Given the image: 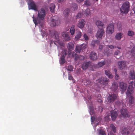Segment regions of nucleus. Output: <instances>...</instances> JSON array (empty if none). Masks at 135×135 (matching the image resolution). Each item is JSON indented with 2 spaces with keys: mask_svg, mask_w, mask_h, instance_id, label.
Listing matches in <instances>:
<instances>
[{
  "mask_svg": "<svg viewBox=\"0 0 135 135\" xmlns=\"http://www.w3.org/2000/svg\"><path fill=\"white\" fill-rule=\"evenodd\" d=\"M129 85L126 92V94L127 97L129 98V102L132 104L133 103L134 98L133 96V93L134 88L133 85L134 83L133 81H129Z\"/></svg>",
  "mask_w": 135,
  "mask_h": 135,
  "instance_id": "obj_1",
  "label": "nucleus"
},
{
  "mask_svg": "<svg viewBox=\"0 0 135 135\" xmlns=\"http://www.w3.org/2000/svg\"><path fill=\"white\" fill-rule=\"evenodd\" d=\"M129 3L128 2L124 3L120 10L121 12L127 13H128L129 9Z\"/></svg>",
  "mask_w": 135,
  "mask_h": 135,
  "instance_id": "obj_2",
  "label": "nucleus"
},
{
  "mask_svg": "<svg viewBox=\"0 0 135 135\" xmlns=\"http://www.w3.org/2000/svg\"><path fill=\"white\" fill-rule=\"evenodd\" d=\"M46 11L43 8H41L38 11L37 18L40 20H43L45 17Z\"/></svg>",
  "mask_w": 135,
  "mask_h": 135,
  "instance_id": "obj_3",
  "label": "nucleus"
},
{
  "mask_svg": "<svg viewBox=\"0 0 135 135\" xmlns=\"http://www.w3.org/2000/svg\"><path fill=\"white\" fill-rule=\"evenodd\" d=\"M97 81L99 83L102 84L106 86L108 84L109 80L105 77H102L99 78Z\"/></svg>",
  "mask_w": 135,
  "mask_h": 135,
  "instance_id": "obj_4",
  "label": "nucleus"
},
{
  "mask_svg": "<svg viewBox=\"0 0 135 135\" xmlns=\"http://www.w3.org/2000/svg\"><path fill=\"white\" fill-rule=\"evenodd\" d=\"M117 97V95L115 94H109L107 98L108 101L110 103H112L116 99Z\"/></svg>",
  "mask_w": 135,
  "mask_h": 135,
  "instance_id": "obj_5",
  "label": "nucleus"
},
{
  "mask_svg": "<svg viewBox=\"0 0 135 135\" xmlns=\"http://www.w3.org/2000/svg\"><path fill=\"white\" fill-rule=\"evenodd\" d=\"M29 9H32L35 11L37 10V8L34 2L32 0L29 1L28 3Z\"/></svg>",
  "mask_w": 135,
  "mask_h": 135,
  "instance_id": "obj_6",
  "label": "nucleus"
},
{
  "mask_svg": "<svg viewBox=\"0 0 135 135\" xmlns=\"http://www.w3.org/2000/svg\"><path fill=\"white\" fill-rule=\"evenodd\" d=\"M104 33V30L103 28H101L98 30L96 35V36L98 38H101Z\"/></svg>",
  "mask_w": 135,
  "mask_h": 135,
  "instance_id": "obj_7",
  "label": "nucleus"
},
{
  "mask_svg": "<svg viewBox=\"0 0 135 135\" xmlns=\"http://www.w3.org/2000/svg\"><path fill=\"white\" fill-rule=\"evenodd\" d=\"M119 85L120 90L123 91H124L126 90L127 86V84L123 82H120L119 83Z\"/></svg>",
  "mask_w": 135,
  "mask_h": 135,
  "instance_id": "obj_8",
  "label": "nucleus"
},
{
  "mask_svg": "<svg viewBox=\"0 0 135 135\" xmlns=\"http://www.w3.org/2000/svg\"><path fill=\"white\" fill-rule=\"evenodd\" d=\"M86 47L85 44H83L80 46H76L75 48L76 52L78 53H80L81 50H83Z\"/></svg>",
  "mask_w": 135,
  "mask_h": 135,
  "instance_id": "obj_9",
  "label": "nucleus"
},
{
  "mask_svg": "<svg viewBox=\"0 0 135 135\" xmlns=\"http://www.w3.org/2000/svg\"><path fill=\"white\" fill-rule=\"evenodd\" d=\"M114 25L113 24H109L108 26L107 31L109 34H112L114 31Z\"/></svg>",
  "mask_w": 135,
  "mask_h": 135,
  "instance_id": "obj_10",
  "label": "nucleus"
},
{
  "mask_svg": "<svg viewBox=\"0 0 135 135\" xmlns=\"http://www.w3.org/2000/svg\"><path fill=\"white\" fill-rule=\"evenodd\" d=\"M118 64L119 68L122 69L127 66L126 62L124 61H121L118 62Z\"/></svg>",
  "mask_w": 135,
  "mask_h": 135,
  "instance_id": "obj_11",
  "label": "nucleus"
},
{
  "mask_svg": "<svg viewBox=\"0 0 135 135\" xmlns=\"http://www.w3.org/2000/svg\"><path fill=\"white\" fill-rule=\"evenodd\" d=\"M89 57L90 59L92 61L96 60L97 59V54L94 51H92L90 54Z\"/></svg>",
  "mask_w": 135,
  "mask_h": 135,
  "instance_id": "obj_12",
  "label": "nucleus"
},
{
  "mask_svg": "<svg viewBox=\"0 0 135 135\" xmlns=\"http://www.w3.org/2000/svg\"><path fill=\"white\" fill-rule=\"evenodd\" d=\"M110 114L112 120H115L118 115L117 112L114 110H112L110 112Z\"/></svg>",
  "mask_w": 135,
  "mask_h": 135,
  "instance_id": "obj_13",
  "label": "nucleus"
},
{
  "mask_svg": "<svg viewBox=\"0 0 135 135\" xmlns=\"http://www.w3.org/2000/svg\"><path fill=\"white\" fill-rule=\"evenodd\" d=\"M118 85L117 83L114 82L112 83V86L110 88V89L116 92L118 90Z\"/></svg>",
  "mask_w": 135,
  "mask_h": 135,
  "instance_id": "obj_14",
  "label": "nucleus"
},
{
  "mask_svg": "<svg viewBox=\"0 0 135 135\" xmlns=\"http://www.w3.org/2000/svg\"><path fill=\"white\" fill-rule=\"evenodd\" d=\"M67 47L68 50V54L70 55L71 53V51L72 50L74 49V45L71 42H69L68 44Z\"/></svg>",
  "mask_w": 135,
  "mask_h": 135,
  "instance_id": "obj_15",
  "label": "nucleus"
},
{
  "mask_svg": "<svg viewBox=\"0 0 135 135\" xmlns=\"http://www.w3.org/2000/svg\"><path fill=\"white\" fill-rule=\"evenodd\" d=\"M91 65L90 62H84L83 64L81 67L84 70H86Z\"/></svg>",
  "mask_w": 135,
  "mask_h": 135,
  "instance_id": "obj_16",
  "label": "nucleus"
},
{
  "mask_svg": "<svg viewBox=\"0 0 135 135\" xmlns=\"http://www.w3.org/2000/svg\"><path fill=\"white\" fill-rule=\"evenodd\" d=\"M85 24V21L84 19H82L78 23V26L79 28L81 29L84 27Z\"/></svg>",
  "mask_w": 135,
  "mask_h": 135,
  "instance_id": "obj_17",
  "label": "nucleus"
},
{
  "mask_svg": "<svg viewBox=\"0 0 135 135\" xmlns=\"http://www.w3.org/2000/svg\"><path fill=\"white\" fill-rule=\"evenodd\" d=\"M121 114L124 117H128V115L127 113V110L126 109H122L120 111Z\"/></svg>",
  "mask_w": 135,
  "mask_h": 135,
  "instance_id": "obj_18",
  "label": "nucleus"
},
{
  "mask_svg": "<svg viewBox=\"0 0 135 135\" xmlns=\"http://www.w3.org/2000/svg\"><path fill=\"white\" fill-rule=\"evenodd\" d=\"M76 35L75 38V40H77L80 38L82 36V33L81 32L78 31L76 32Z\"/></svg>",
  "mask_w": 135,
  "mask_h": 135,
  "instance_id": "obj_19",
  "label": "nucleus"
},
{
  "mask_svg": "<svg viewBox=\"0 0 135 135\" xmlns=\"http://www.w3.org/2000/svg\"><path fill=\"white\" fill-rule=\"evenodd\" d=\"M121 132L123 135H127L129 133V132L128 131L127 129L125 127H123L121 129Z\"/></svg>",
  "mask_w": 135,
  "mask_h": 135,
  "instance_id": "obj_20",
  "label": "nucleus"
},
{
  "mask_svg": "<svg viewBox=\"0 0 135 135\" xmlns=\"http://www.w3.org/2000/svg\"><path fill=\"white\" fill-rule=\"evenodd\" d=\"M105 74L109 78H112L113 75L111 74L110 71L108 70H106L105 71Z\"/></svg>",
  "mask_w": 135,
  "mask_h": 135,
  "instance_id": "obj_21",
  "label": "nucleus"
},
{
  "mask_svg": "<svg viewBox=\"0 0 135 135\" xmlns=\"http://www.w3.org/2000/svg\"><path fill=\"white\" fill-rule=\"evenodd\" d=\"M83 13L85 15L88 16L90 15L91 12L89 9H86L85 11H83Z\"/></svg>",
  "mask_w": 135,
  "mask_h": 135,
  "instance_id": "obj_22",
  "label": "nucleus"
},
{
  "mask_svg": "<svg viewBox=\"0 0 135 135\" xmlns=\"http://www.w3.org/2000/svg\"><path fill=\"white\" fill-rule=\"evenodd\" d=\"M55 5L53 3L51 4L50 5L49 8L51 12H54L55 11Z\"/></svg>",
  "mask_w": 135,
  "mask_h": 135,
  "instance_id": "obj_23",
  "label": "nucleus"
},
{
  "mask_svg": "<svg viewBox=\"0 0 135 135\" xmlns=\"http://www.w3.org/2000/svg\"><path fill=\"white\" fill-rule=\"evenodd\" d=\"M95 23L96 25L98 27L99 26L103 27L104 26V24L102 21L98 20L96 21L95 22Z\"/></svg>",
  "mask_w": 135,
  "mask_h": 135,
  "instance_id": "obj_24",
  "label": "nucleus"
},
{
  "mask_svg": "<svg viewBox=\"0 0 135 135\" xmlns=\"http://www.w3.org/2000/svg\"><path fill=\"white\" fill-rule=\"evenodd\" d=\"M122 33H118L116 34L115 37L118 40H120L122 37Z\"/></svg>",
  "mask_w": 135,
  "mask_h": 135,
  "instance_id": "obj_25",
  "label": "nucleus"
},
{
  "mask_svg": "<svg viewBox=\"0 0 135 135\" xmlns=\"http://www.w3.org/2000/svg\"><path fill=\"white\" fill-rule=\"evenodd\" d=\"M57 21L56 20H55L54 19H52L50 24L51 26L55 27L56 25H57L58 24L56 23Z\"/></svg>",
  "mask_w": 135,
  "mask_h": 135,
  "instance_id": "obj_26",
  "label": "nucleus"
},
{
  "mask_svg": "<svg viewBox=\"0 0 135 135\" xmlns=\"http://www.w3.org/2000/svg\"><path fill=\"white\" fill-rule=\"evenodd\" d=\"M129 74V77L131 79H135V73L133 71H130Z\"/></svg>",
  "mask_w": 135,
  "mask_h": 135,
  "instance_id": "obj_27",
  "label": "nucleus"
},
{
  "mask_svg": "<svg viewBox=\"0 0 135 135\" xmlns=\"http://www.w3.org/2000/svg\"><path fill=\"white\" fill-rule=\"evenodd\" d=\"M70 11V10L69 9H66L64 11V13L65 16L68 17Z\"/></svg>",
  "mask_w": 135,
  "mask_h": 135,
  "instance_id": "obj_28",
  "label": "nucleus"
},
{
  "mask_svg": "<svg viewBox=\"0 0 135 135\" xmlns=\"http://www.w3.org/2000/svg\"><path fill=\"white\" fill-rule=\"evenodd\" d=\"M70 32L71 35H73L74 34L75 32V29L74 26L71 27L70 29Z\"/></svg>",
  "mask_w": 135,
  "mask_h": 135,
  "instance_id": "obj_29",
  "label": "nucleus"
},
{
  "mask_svg": "<svg viewBox=\"0 0 135 135\" xmlns=\"http://www.w3.org/2000/svg\"><path fill=\"white\" fill-rule=\"evenodd\" d=\"M65 57L64 56H61L60 57V63L61 64H63L65 62Z\"/></svg>",
  "mask_w": 135,
  "mask_h": 135,
  "instance_id": "obj_30",
  "label": "nucleus"
},
{
  "mask_svg": "<svg viewBox=\"0 0 135 135\" xmlns=\"http://www.w3.org/2000/svg\"><path fill=\"white\" fill-rule=\"evenodd\" d=\"M99 135H105V131L102 129H100L98 131Z\"/></svg>",
  "mask_w": 135,
  "mask_h": 135,
  "instance_id": "obj_31",
  "label": "nucleus"
},
{
  "mask_svg": "<svg viewBox=\"0 0 135 135\" xmlns=\"http://www.w3.org/2000/svg\"><path fill=\"white\" fill-rule=\"evenodd\" d=\"M63 36L64 37V38L66 41H68L70 39L69 36L67 33L64 34Z\"/></svg>",
  "mask_w": 135,
  "mask_h": 135,
  "instance_id": "obj_32",
  "label": "nucleus"
},
{
  "mask_svg": "<svg viewBox=\"0 0 135 135\" xmlns=\"http://www.w3.org/2000/svg\"><path fill=\"white\" fill-rule=\"evenodd\" d=\"M110 127L111 129H112V131L114 133H115L116 131V127L113 124H110Z\"/></svg>",
  "mask_w": 135,
  "mask_h": 135,
  "instance_id": "obj_33",
  "label": "nucleus"
},
{
  "mask_svg": "<svg viewBox=\"0 0 135 135\" xmlns=\"http://www.w3.org/2000/svg\"><path fill=\"white\" fill-rule=\"evenodd\" d=\"M131 52L133 56L135 57V46L133 47L131 50Z\"/></svg>",
  "mask_w": 135,
  "mask_h": 135,
  "instance_id": "obj_34",
  "label": "nucleus"
},
{
  "mask_svg": "<svg viewBox=\"0 0 135 135\" xmlns=\"http://www.w3.org/2000/svg\"><path fill=\"white\" fill-rule=\"evenodd\" d=\"M105 64V61L101 62L98 64L97 66L98 67H100L104 65Z\"/></svg>",
  "mask_w": 135,
  "mask_h": 135,
  "instance_id": "obj_35",
  "label": "nucleus"
},
{
  "mask_svg": "<svg viewBox=\"0 0 135 135\" xmlns=\"http://www.w3.org/2000/svg\"><path fill=\"white\" fill-rule=\"evenodd\" d=\"M127 34L128 36H133L134 35V32L132 31H128Z\"/></svg>",
  "mask_w": 135,
  "mask_h": 135,
  "instance_id": "obj_36",
  "label": "nucleus"
},
{
  "mask_svg": "<svg viewBox=\"0 0 135 135\" xmlns=\"http://www.w3.org/2000/svg\"><path fill=\"white\" fill-rule=\"evenodd\" d=\"M84 4L87 6H89L91 5V3L89 0H85L84 2Z\"/></svg>",
  "mask_w": 135,
  "mask_h": 135,
  "instance_id": "obj_37",
  "label": "nucleus"
},
{
  "mask_svg": "<svg viewBox=\"0 0 135 135\" xmlns=\"http://www.w3.org/2000/svg\"><path fill=\"white\" fill-rule=\"evenodd\" d=\"M54 35L55 36V38L56 39H58L59 37V34L57 31H55L54 33Z\"/></svg>",
  "mask_w": 135,
  "mask_h": 135,
  "instance_id": "obj_38",
  "label": "nucleus"
},
{
  "mask_svg": "<svg viewBox=\"0 0 135 135\" xmlns=\"http://www.w3.org/2000/svg\"><path fill=\"white\" fill-rule=\"evenodd\" d=\"M117 26L119 30H122V25L121 23L120 22H118L117 23Z\"/></svg>",
  "mask_w": 135,
  "mask_h": 135,
  "instance_id": "obj_39",
  "label": "nucleus"
},
{
  "mask_svg": "<svg viewBox=\"0 0 135 135\" xmlns=\"http://www.w3.org/2000/svg\"><path fill=\"white\" fill-rule=\"evenodd\" d=\"M73 66L71 65H69L68 66V70L70 71H73Z\"/></svg>",
  "mask_w": 135,
  "mask_h": 135,
  "instance_id": "obj_40",
  "label": "nucleus"
},
{
  "mask_svg": "<svg viewBox=\"0 0 135 135\" xmlns=\"http://www.w3.org/2000/svg\"><path fill=\"white\" fill-rule=\"evenodd\" d=\"M83 14L81 13H79L76 16V18H79L81 17L82 16Z\"/></svg>",
  "mask_w": 135,
  "mask_h": 135,
  "instance_id": "obj_41",
  "label": "nucleus"
},
{
  "mask_svg": "<svg viewBox=\"0 0 135 135\" xmlns=\"http://www.w3.org/2000/svg\"><path fill=\"white\" fill-rule=\"evenodd\" d=\"M72 55L73 56H75V61H76L78 59V57H77L78 56V55L75 53H73L72 54Z\"/></svg>",
  "mask_w": 135,
  "mask_h": 135,
  "instance_id": "obj_42",
  "label": "nucleus"
},
{
  "mask_svg": "<svg viewBox=\"0 0 135 135\" xmlns=\"http://www.w3.org/2000/svg\"><path fill=\"white\" fill-rule=\"evenodd\" d=\"M73 7L74 8V10L78 9V6L76 3H74L73 4Z\"/></svg>",
  "mask_w": 135,
  "mask_h": 135,
  "instance_id": "obj_43",
  "label": "nucleus"
},
{
  "mask_svg": "<svg viewBox=\"0 0 135 135\" xmlns=\"http://www.w3.org/2000/svg\"><path fill=\"white\" fill-rule=\"evenodd\" d=\"M120 53V52L119 50H117L114 53V56L115 57H116H116V56L119 54V53Z\"/></svg>",
  "mask_w": 135,
  "mask_h": 135,
  "instance_id": "obj_44",
  "label": "nucleus"
},
{
  "mask_svg": "<svg viewBox=\"0 0 135 135\" xmlns=\"http://www.w3.org/2000/svg\"><path fill=\"white\" fill-rule=\"evenodd\" d=\"M32 18H33V21L34 22L35 24L36 25H37L38 24V23L36 19L35 18H34L33 16Z\"/></svg>",
  "mask_w": 135,
  "mask_h": 135,
  "instance_id": "obj_45",
  "label": "nucleus"
},
{
  "mask_svg": "<svg viewBox=\"0 0 135 135\" xmlns=\"http://www.w3.org/2000/svg\"><path fill=\"white\" fill-rule=\"evenodd\" d=\"M84 37L85 38V39L86 40H88V39H89L88 37L86 34H85V33L84 34Z\"/></svg>",
  "mask_w": 135,
  "mask_h": 135,
  "instance_id": "obj_46",
  "label": "nucleus"
},
{
  "mask_svg": "<svg viewBox=\"0 0 135 135\" xmlns=\"http://www.w3.org/2000/svg\"><path fill=\"white\" fill-rule=\"evenodd\" d=\"M62 55L61 56H64V57H65L67 55V51H66L64 50L62 52Z\"/></svg>",
  "mask_w": 135,
  "mask_h": 135,
  "instance_id": "obj_47",
  "label": "nucleus"
},
{
  "mask_svg": "<svg viewBox=\"0 0 135 135\" xmlns=\"http://www.w3.org/2000/svg\"><path fill=\"white\" fill-rule=\"evenodd\" d=\"M68 78L69 80H72L73 79V77L69 74H68Z\"/></svg>",
  "mask_w": 135,
  "mask_h": 135,
  "instance_id": "obj_48",
  "label": "nucleus"
},
{
  "mask_svg": "<svg viewBox=\"0 0 135 135\" xmlns=\"http://www.w3.org/2000/svg\"><path fill=\"white\" fill-rule=\"evenodd\" d=\"M115 79L116 80H118L119 79V75L117 74H115Z\"/></svg>",
  "mask_w": 135,
  "mask_h": 135,
  "instance_id": "obj_49",
  "label": "nucleus"
},
{
  "mask_svg": "<svg viewBox=\"0 0 135 135\" xmlns=\"http://www.w3.org/2000/svg\"><path fill=\"white\" fill-rule=\"evenodd\" d=\"M95 117L94 116H91V122H94L95 120Z\"/></svg>",
  "mask_w": 135,
  "mask_h": 135,
  "instance_id": "obj_50",
  "label": "nucleus"
},
{
  "mask_svg": "<svg viewBox=\"0 0 135 135\" xmlns=\"http://www.w3.org/2000/svg\"><path fill=\"white\" fill-rule=\"evenodd\" d=\"M131 12L133 13H135V8H133L132 9Z\"/></svg>",
  "mask_w": 135,
  "mask_h": 135,
  "instance_id": "obj_51",
  "label": "nucleus"
},
{
  "mask_svg": "<svg viewBox=\"0 0 135 135\" xmlns=\"http://www.w3.org/2000/svg\"><path fill=\"white\" fill-rule=\"evenodd\" d=\"M108 47L111 49H113L114 48V46L112 45H109Z\"/></svg>",
  "mask_w": 135,
  "mask_h": 135,
  "instance_id": "obj_52",
  "label": "nucleus"
},
{
  "mask_svg": "<svg viewBox=\"0 0 135 135\" xmlns=\"http://www.w3.org/2000/svg\"><path fill=\"white\" fill-rule=\"evenodd\" d=\"M108 135H114V134L112 132H110L108 133Z\"/></svg>",
  "mask_w": 135,
  "mask_h": 135,
  "instance_id": "obj_53",
  "label": "nucleus"
},
{
  "mask_svg": "<svg viewBox=\"0 0 135 135\" xmlns=\"http://www.w3.org/2000/svg\"><path fill=\"white\" fill-rule=\"evenodd\" d=\"M84 0H76L79 3L83 1Z\"/></svg>",
  "mask_w": 135,
  "mask_h": 135,
  "instance_id": "obj_54",
  "label": "nucleus"
},
{
  "mask_svg": "<svg viewBox=\"0 0 135 135\" xmlns=\"http://www.w3.org/2000/svg\"><path fill=\"white\" fill-rule=\"evenodd\" d=\"M103 48V46L102 45H100L99 47V49H102Z\"/></svg>",
  "mask_w": 135,
  "mask_h": 135,
  "instance_id": "obj_55",
  "label": "nucleus"
},
{
  "mask_svg": "<svg viewBox=\"0 0 135 135\" xmlns=\"http://www.w3.org/2000/svg\"><path fill=\"white\" fill-rule=\"evenodd\" d=\"M64 0H58V1L59 3L61 2H63Z\"/></svg>",
  "mask_w": 135,
  "mask_h": 135,
  "instance_id": "obj_56",
  "label": "nucleus"
},
{
  "mask_svg": "<svg viewBox=\"0 0 135 135\" xmlns=\"http://www.w3.org/2000/svg\"><path fill=\"white\" fill-rule=\"evenodd\" d=\"M114 71H115V74L116 73H117V70L116 69V68H114Z\"/></svg>",
  "mask_w": 135,
  "mask_h": 135,
  "instance_id": "obj_57",
  "label": "nucleus"
},
{
  "mask_svg": "<svg viewBox=\"0 0 135 135\" xmlns=\"http://www.w3.org/2000/svg\"><path fill=\"white\" fill-rule=\"evenodd\" d=\"M45 35V32H44L43 33V35H42V36H43V37Z\"/></svg>",
  "mask_w": 135,
  "mask_h": 135,
  "instance_id": "obj_58",
  "label": "nucleus"
},
{
  "mask_svg": "<svg viewBox=\"0 0 135 135\" xmlns=\"http://www.w3.org/2000/svg\"><path fill=\"white\" fill-rule=\"evenodd\" d=\"M117 48L119 49H121L120 47H117Z\"/></svg>",
  "mask_w": 135,
  "mask_h": 135,
  "instance_id": "obj_59",
  "label": "nucleus"
},
{
  "mask_svg": "<svg viewBox=\"0 0 135 135\" xmlns=\"http://www.w3.org/2000/svg\"><path fill=\"white\" fill-rule=\"evenodd\" d=\"M81 57L82 58V59H83L84 58V57L83 56H82Z\"/></svg>",
  "mask_w": 135,
  "mask_h": 135,
  "instance_id": "obj_60",
  "label": "nucleus"
},
{
  "mask_svg": "<svg viewBox=\"0 0 135 135\" xmlns=\"http://www.w3.org/2000/svg\"><path fill=\"white\" fill-rule=\"evenodd\" d=\"M134 125H135V116L134 117Z\"/></svg>",
  "mask_w": 135,
  "mask_h": 135,
  "instance_id": "obj_61",
  "label": "nucleus"
},
{
  "mask_svg": "<svg viewBox=\"0 0 135 135\" xmlns=\"http://www.w3.org/2000/svg\"><path fill=\"white\" fill-rule=\"evenodd\" d=\"M91 112H92V113H94V111H93V110H91Z\"/></svg>",
  "mask_w": 135,
  "mask_h": 135,
  "instance_id": "obj_62",
  "label": "nucleus"
},
{
  "mask_svg": "<svg viewBox=\"0 0 135 135\" xmlns=\"http://www.w3.org/2000/svg\"><path fill=\"white\" fill-rule=\"evenodd\" d=\"M63 45H64V44H62L61 45L62 46H63Z\"/></svg>",
  "mask_w": 135,
  "mask_h": 135,
  "instance_id": "obj_63",
  "label": "nucleus"
},
{
  "mask_svg": "<svg viewBox=\"0 0 135 135\" xmlns=\"http://www.w3.org/2000/svg\"><path fill=\"white\" fill-rule=\"evenodd\" d=\"M96 0V1H98V0Z\"/></svg>",
  "mask_w": 135,
  "mask_h": 135,
  "instance_id": "obj_64",
  "label": "nucleus"
}]
</instances>
